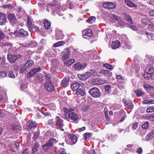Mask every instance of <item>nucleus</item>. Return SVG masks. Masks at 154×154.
Here are the masks:
<instances>
[{"instance_id": "338daca9", "label": "nucleus", "mask_w": 154, "mask_h": 154, "mask_svg": "<svg viewBox=\"0 0 154 154\" xmlns=\"http://www.w3.org/2000/svg\"><path fill=\"white\" fill-rule=\"evenodd\" d=\"M21 154H29L27 149L25 148L24 149L23 151Z\"/></svg>"}, {"instance_id": "a211bd4d", "label": "nucleus", "mask_w": 154, "mask_h": 154, "mask_svg": "<svg viewBox=\"0 0 154 154\" xmlns=\"http://www.w3.org/2000/svg\"><path fill=\"white\" fill-rule=\"evenodd\" d=\"M35 82L38 83H40L43 81V76L41 73L38 74L35 79Z\"/></svg>"}, {"instance_id": "774afa93", "label": "nucleus", "mask_w": 154, "mask_h": 154, "mask_svg": "<svg viewBox=\"0 0 154 154\" xmlns=\"http://www.w3.org/2000/svg\"><path fill=\"white\" fill-rule=\"evenodd\" d=\"M27 69L28 68H26V67L24 65L23 66V68L21 69L20 70V73H23L24 72V71Z\"/></svg>"}, {"instance_id": "6e6d98bb", "label": "nucleus", "mask_w": 154, "mask_h": 154, "mask_svg": "<svg viewBox=\"0 0 154 154\" xmlns=\"http://www.w3.org/2000/svg\"><path fill=\"white\" fill-rule=\"evenodd\" d=\"M152 138V136L150 135L149 133L146 136V139L147 141L151 140Z\"/></svg>"}, {"instance_id": "473e14b6", "label": "nucleus", "mask_w": 154, "mask_h": 154, "mask_svg": "<svg viewBox=\"0 0 154 154\" xmlns=\"http://www.w3.org/2000/svg\"><path fill=\"white\" fill-rule=\"evenodd\" d=\"M64 112L66 113H69L72 112L74 111V109L71 108H69L68 109L64 107L63 109Z\"/></svg>"}, {"instance_id": "69168bd1", "label": "nucleus", "mask_w": 154, "mask_h": 154, "mask_svg": "<svg viewBox=\"0 0 154 154\" xmlns=\"http://www.w3.org/2000/svg\"><path fill=\"white\" fill-rule=\"evenodd\" d=\"M40 112L42 114V115H43L45 116H49L50 115L48 112H44L42 110Z\"/></svg>"}, {"instance_id": "72a5a7b5", "label": "nucleus", "mask_w": 154, "mask_h": 154, "mask_svg": "<svg viewBox=\"0 0 154 154\" xmlns=\"http://www.w3.org/2000/svg\"><path fill=\"white\" fill-rule=\"evenodd\" d=\"M152 76L149 74V72L146 71L144 72V73L143 74V76L147 79H151Z\"/></svg>"}, {"instance_id": "4468645a", "label": "nucleus", "mask_w": 154, "mask_h": 154, "mask_svg": "<svg viewBox=\"0 0 154 154\" xmlns=\"http://www.w3.org/2000/svg\"><path fill=\"white\" fill-rule=\"evenodd\" d=\"M69 81V78L65 77L62 80L61 82V85L64 88H66L68 85Z\"/></svg>"}, {"instance_id": "bf43d9fd", "label": "nucleus", "mask_w": 154, "mask_h": 154, "mask_svg": "<svg viewBox=\"0 0 154 154\" xmlns=\"http://www.w3.org/2000/svg\"><path fill=\"white\" fill-rule=\"evenodd\" d=\"M4 38L5 35L2 30L0 29V38Z\"/></svg>"}, {"instance_id": "e433bc0d", "label": "nucleus", "mask_w": 154, "mask_h": 154, "mask_svg": "<svg viewBox=\"0 0 154 154\" xmlns=\"http://www.w3.org/2000/svg\"><path fill=\"white\" fill-rule=\"evenodd\" d=\"M44 23L45 27L47 29H50L51 26V23L49 22L48 20H45L44 21Z\"/></svg>"}, {"instance_id": "5fc2aeb1", "label": "nucleus", "mask_w": 154, "mask_h": 154, "mask_svg": "<svg viewBox=\"0 0 154 154\" xmlns=\"http://www.w3.org/2000/svg\"><path fill=\"white\" fill-rule=\"evenodd\" d=\"M148 126V122H146L144 124L142 125V127L143 129H146Z\"/></svg>"}, {"instance_id": "37998d69", "label": "nucleus", "mask_w": 154, "mask_h": 154, "mask_svg": "<svg viewBox=\"0 0 154 154\" xmlns=\"http://www.w3.org/2000/svg\"><path fill=\"white\" fill-rule=\"evenodd\" d=\"M8 76L9 78L12 79H14L15 78V75L12 70L9 71Z\"/></svg>"}, {"instance_id": "1a4fd4ad", "label": "nucleus", "mask_w": 154, "mask_h": 154, "mask_svg": "<svg viewBox=\"0 0 154 154\" xmlns=\"http://www.w3.org/2000/svg\"><path fill=\"white\" fill-rule=\"evenodd\" d=\"M103 7L109 9H113L116 7V4L111 2H106L103 4Z\"/></svg>"}, {"instance_id": "c9c22d12", "label": "nucleus", "mask_w": 154, "mask_h": 154, "mask_svg": "<svg viewBox=\"0 0 154 154\" xmlns=\"http://www.w3.org/2000/svg\"><path fill=\"white\" fill-rule=\"evenodd\" d=\"M27 23L28 27H32V22L31 21L30 17L29 16H28L27 17Z\"/></svg>"}, {"instance_id": "bb28decb", "label": "nucleus", "mask_w": 154, "mask_h": 154, "mask_svg": "<svg viewBox=\"0 0 154 154\" xmlns=\"http://www.w3.org/2000/svg\"><path fill=\"white\" fill-rule=\"evenodd\" d=\"M37 126V124L35 122H31L28 125V129L33 130L36 128Z\"/></svg>"}, {"instance_id": "c03bdc74", "label": "nucleus", "mask_w": 154, "mask_h": 154, "mask_svg": "<svg viewBox=\"0 0 154 154\" xmlns=\"http://www.w3.org/2000/svg\"><path fill=\"white\" fill-rule=\"evenodd\" d=\"M137 97H140L143 94V93L140 90H137L134 91Z\"/></svg>"}, {"instance_id": "ddd939ff", "label": "nucleus", "mask_w": 154, "mask_h": 154, "mask_svg": "<svg viewBox=\"0 0 154 154\" xmlns=\"http://www.w3.org/2000/svg\"><path fill=\"white\" fill-rule=\"evenodd\" d=\"M91 75L90 72H87L83 74H78V77L81 80H84L88 79L90 77Z\"/></svg>"}, {"instance_id": "79ce46f5", "label": "nucleus", "mask_w": 154, "mask_h": 154, "mask_svg": "<svg viewBox=\"0 0 154 154\" xmlns=\"http://www.w3.org/2000/svg\"><path fill=\"white\" fill-rule=\"evenodd\" d=\"M65 43L63 41H60L54 44L53 46L55 47H57L59 46H61L64 44Z\"/></svg>"}, {"instance_id": "4be33fe9", "label": "nucleus", "mask_w": 154, "mask_h": 154, "mask_svg": "<svg viewBox=\"0 0 154 154\" xmlns=\"http://www.w3.org/2000/svg\"><path fill=\"white\" fill-rule=\"evenodd\" d=\"M125 3L129 7L137 8V5L133 3L130 0H125Z\"/></svg>"}, {"instance_id": "5701e85b", "label": "nucleus", "mask_w": 154, "mask_h": 154, "mask_svg": "<svg viewBox=\"0 0 154 154\" xmlns=\"http://www.w3.org/2000/svg\"><path fill=\"white\" fill-rule=\"evenodd\" d=\"M120 46L119 41L116 40V42H112L111 45V48L112 49H115L118 48Z\"/></svg>"}, {"instance_id": "cd10ccee", "label": "nucleus", "mask_w": 154, "mask_h": 154, "mask_svg": "<svg viewBox=\"0 0 154 154\" xmlns=\"http://www.w3.org/2000/svg\"><path fill=\"white\" fill-rule=\"evenodd\" d=\"M85 91L83 89L79 88L76 92V94L78 95H80L81 96H84L85 94Z\"/></svg>"}, {"instance_id": "a878e982", "label": "nucleus", "mask_w": 154, "mask_h": 154, "mask_svg": "<svg viewBox=\"0 0 154 154\" xmlns=\"http://www.w3.org/2000/svg\"><path fill=\"white\" fill-rule=\"evenodd\" d=\"M80 84L78 82H75L74 83L71 84V87L72 90L74 91H76L79 87Z\"/></svg>"}, {"instance_id": "423d86ee", "label": "nucleus", "mask_w": 154, "mask_h": 154, "mask_svg": "<svg viewBox=\"0 0 154 154\" xmlns=\"http://www.w3.org/2000/svg\"><path fill=\"white\" fill-rule=\"evenodd\" d=\"M55 127L54 128L60 129L61 131H64L63 127L64 125L63 120L59 117L57 116L55 119Z\"/></svg>"}, {"instance_id": "0e129e2a", "label": "nucleus", "mask_w": 154, "mask_h": 154, "mask_svg": "<svg viewBox=\"0 0 154 154\" xmlns=\"http://www.w3.org/2000/svg\"><path fill=\"white\" fill-rule=\"evenodd\" d=\"M64 64L68 66H71L72 64V63H71L70 60H67L64 62Z\"/></svg>"}, {"instance_id": "8fccbe9b", "label": "nucleus", "mask_w": 154, "mask_h": 154, "mask_svg": "<svg viewBox=\"0 0 154 154\" xmlns=\"http://www.w3.org/2000/svg\"><path fill=\"white\" fill-rule=\"evenodd\" d=\"M138 124L137 123H135L133 124L131 127L132 129L133 130H136L137 128Z\"/></svg>"}, {"instance_id": "0eeeda50", "label": "nucleus", "mask_w": 154, "mask_h": 154, "mask_svg": "<svg viewBox=\"0 0 154 154\" xmlns=\"http://www.w3.org/2000/svg\"><path fill=\"white\" fill-rule=\"evenodd\" d=\"M63 55L62 57V59L63 60L68 59L71 55L70 50L69 48L65 49L62 52Z\"/></svg>"}, {"instance_id": "39448f33", "label": "nucleus", "mask_w": 154, "mask_h": 154, "mask_svg": "<svg viewBox=\"0 0 154 154\" xmlns=\"http://www.w3.org/2000/svg\"><path fill=\"white\" fill-rule=\"evenodd\" d=\"M21 56L20 54H8L7 56V60L8 62L11 63H15L16 60H18L19 58H20Z\"/></svg>"}, {"instance_id": "f257e3e1", "label": "nucleus", "mask_w": 154, "mask_h": 154, "mask_svg": "<svg viewBox=\"0 0 154 154\" xmlns=\"http://www.w3.org/2000/svg\"><path fill=\"white\" fill-rule=\"evenodd\" d=\"M58 141L55 138L50 137L46 143L42 146V149L45 151L50 150L53 146L54 144L57 143Z\"/></svg>"}, {"instance_id": "9d476101", "label": "nucleus", "mask_w": 154, "mask_h": 154, "mask_svg": "<svg viewBox=\"0 0 154 154\" xmlns=\"http://www.w3.org/2000/svg\"><path fill=\"white\" fill-rule=\"evenodd\" d=\"M42 69L40 67H39L37 68H33L28 73L27 76L28 78L32 77L37 72L40 71Z\"/></svg>"}, {"instance_id": "13d9d810", "label": "nucleus", "mask_w": 154, "mask_h": 154, "mask_svg": "<svg viewBox=\"0 0 154 154\" xmlns=\"http://www.w3.org/2000/svg\"><path fill=\"white\" fill-rule=\"evenodd\" d=\"M128 26L129 27L131 28V29L134 31H136L137 30V28L136 27V26L134 25H131L129 24L128 25Z\"/></svg>"}, {"instance_id": "7ed1b4c3", "label": "nucleus", "mask_w": 154, "mask_h": 154, "mask_svg": "<svg viewBox=\"0 0 154 154\" xmlns=\"http://www.w3.org/2000/svg\"><path fill=\"white\" fill-rule=\"evenodd\" d=\"M77 141L76 136L72 134H68L67 135L66 139L67 143L70 145L75 144Z\"/></svg>"}, {"instance_id": "49530a36", "label": "nucleus", "mask_w": 154, "mask_h": 154, "mask_svg": "<svg viewBox=\"0 0 154 154\" xmlns=\"http://www.w3.org/2000/svg\"><path fill=\"white\" fill-rule=\"evenodd\" d=\"M103 66L106 68L112 70L113 69V67L112 65L109 64L108 63L104 64Z\"/></svg>"}, {"instance_id": "f3484780", "label": "nucleus", "mask_w": 154, "mask_h": 154, "mask_svg": "<svg viewBox=\"0 0 154 154\" xmlns=\"http://www.w3.org/2000/svg\"><path fill=\"white\" fill-rule=\"evenodd\" d=\"M68 117L70 119L73 121H78L79 119L78 115L73 112L69 113L68 114Z\"/></svg>"}, {"instance_id": "6e6552de", "label": "nucleus", "mask_w": 154, "mask_h": 154, "mask_svg": "<svg viewBox=\"0 0 154 154\" xmlns=\"http://www.w3.org/2000/svg\"><path fill=\"white\" fill-rule=\"evenodd\" d=\"M8 18L10 23L12 25L17 23V19L14 14H9L8 16Z\"/></svg>"}, {"instance_id": "f03ea898", "label": "nucleus", "mask_w": 154, "mask_h": 154, "mask_svg": "<svg viewBox=\"0 0 154 154\" xmlns=\"http://www.w3.org/2000/svg\"><path fill=\"white\" fill-rule=\"evenodd\" d=\"M14 34L16 36L22 38H25L28 35L27 31L23 29H21L15 31Z\"/></svg>"}, {"instance_id": "aec40b11", "label": "nucleus", "mask_w": 154, "mask_h": 154, "mask_svg": "<svg viewBox=\"0 0 154 154\" xmlns=\"http://www.w3.org/2000/svg\"><path fill=\"white\" fill-rule=\"evenodd\" d=\"M146 71H147L152 76L154 73V67L151 65H148L146 69Z\"/></svg>"}, {"instance_id": "a18cd8bd", "label": "nucleus", "mask_w": 154, "mask_h": 154, "mask_svg": "<svg viewBox=\"0 0 154 154\" xmlns=\"http://www.w3.org/2000/svg\"><path fill=\"white\" fill-rule=\"evenodd\" d=\"M141 22L144 24L146 25L149 22V20L147 17L144 18L141 20Z\"/></svg>"}, {"instance_id": "7c9ffc66", "label": "nucleus", "mask_w": 154, "mask_h": 154, "mask_svg": "<svg viewBox=\"0 0 154 154\" xmlns=\"http://www.w3.org/2000/svg\"><path fill=\"white\" fill-rule=\"evenodd\" d=\"M8 73L4 70H0V79H3L7 77Z\"/></svg>"}, {"instance_id": "c756f323", "label": "nucleus", "mask_w": 154, "mask_h": 154, "mask_svg": "<svg viewBox=\"0 0 154 154\" xmlns=\"http://www.w3.org/2000/svg\"><path fill=\"white\" fill-rule=\"evenodd\" d=\"M34 63V62L33 60H29L27 61L24 65L26 67V68L29 69L33 64Z\"/></svg>"}, {"instance_id": "3c124183", "label": "nucleus", "mask_w": 154, "mask_h": 154, "mask_svg": "<svg viewBox=\"0 0 154 154\" xmlns=\"http://www.w3.org/2000/svg\"><path fill=\"white\" fill-rule=\"evenodd\" d=\"M45 77L46 79L48 80H50L51 78V75L50 74L47 73H45Z\"/></svg>"}, {"instance_id": "20e7f679", "label": "nucleus", "mask_w": 154, "mask_h": 154, "mask_svg": "<svg viewBox=\"0 0 154 154\" xmlns=\"http://www.w3.org/2000/svg\"><path fill=\"white\" fill-rule=\"evenodd\" d=\"M88 92L91 96L94 98L99 97L101 95V92L96 87L92 88L90 89Z\"/></svg>"}, {"instance_id": "412c9836", "label": "nucleus", "mask_w": 154, "mask_h": 154, "mask_svg": "<svg viewBox=\"0 0 154 154\" xmlns=\"http://www.w3.org/2000/svg\"><path fill=\"white\" fill-rule=\"evenodd\" d=\"M56 36L58 39H61L63 38L64 35L62 33V32L60 30H58L56 32Z\"/></svg>"}, {"instance_id": "680f3d73", "label": "nucleus", "mask_w": 154, "mask_h": 154, "mask_svg": "<svg viewBox=\"0 0 154 154\" xmlns=\"http://www.w3.org/2000/svg\"><path fill=\"white\" fill-rule=\"evenodd\" d=\"M154 111V108H148L146 110V112L147 113L152 112Z\"/></svg>"}, {"instance_id": "2eb2a0df", "label": "nucleus", "mask_w": 154, "mask_h": 154, "mask_svg": "<svg viewBox=\"0 0 154 154\" xmlns=\"http://www.w3.org/2000/svg\"><path fill=\"white\" fill-rule=\"evenodd\" d=\"M125 106L129 109H132L134 107V105L132 102L131 100H123Z\"/></svg>"}, {"instance_id": "dca6fc26", "label": "nucleus", "mask_w": 154, "mask_h": 154, "mask_svg": "<svg viewBox=\"0 0 154 154\" xmlns=\"http://www.w3.org/2000/svg\"><path fill=\"white\" fill-rule=\"evenodd\" d=\"M74 68L77 70H80L84 69L86 66V64L83 63H78L74 65Z\"/></svg>"}, {"instance_id": "f8f14e48", "label": "nucleus", "mask_w": 154, "mask_h": 154, "mask_svg": "<svg viewBox=\"0 0 154 154\" xmlns=\"http://www.w3.org/2000/svg\"><path fill=\"white\" fill-rule=\"evenodd\" d=\"M7 17L3 13H0V25H4L7 22Z\"/></svg>"}, {"instance_id": "6ab92c4d", "label": "nucleus", "mask_w": 154, "mask_h": 154, "mask_svg": "<svg viewBox=\"0 0 154 154\" xmlns=\"http://www.w3.org/2000/svg\"><path fill=\"white\" fill-rule=\"evenodd\" d=\"M82 36H86L91 37L92 35V31L90 29H87L84 30L82 32Z\"/></svg>"}, {"instance_id": "a19ab883", "label": "nucleus", "mask_w": 154, "mask_h": 154, "mask_svg": "<svg viewBox=\"0 0 154 154\" xmlns=\"http://www.w3.org/2000/svg\"><path fill=\"white\" fill-rule=\"evenodd\" d=\"M40 131H36L34 133L33 139L34 140H36L38 137L39 135Z\"/></svg>"}, {"instance_id": "052dcab7", "label": "nucleus", "mask_w": 154, "mask_h": 154, "mask_svg": "<svg viewBox=\"0 0 154 154\" xmlns=\"http://www.w3.org/2000/svg\"><path fill=\"white\" fill-rule=\"evenodd\" d=\"M19 66L17 63L15 64L13 66L14 70L17 71L19 68Z\"/></svg>"}, {"instance_id": "4c0bfd02", "label": "nucleus", "mask_w": 154, "mask_h": 154, "mask_svg": "<svg viewBox=\"0 0 154 154\" xmlns=\"http://www.w3.org/2000/svg\"><path fill=\"white\" fill-rule=\"evenodd\" d=\"M91 133H86L83 134V139L84 140H87V138H90L91 136Z\"/></svg>"}, {"instance_id": "ea45409f", "label": "nucleus", "mask_w": 154, "mask_h": 154, "mask_svg": "<svg viewBox=\"0 0 154 154\" xmlns=\"http://www.w3.org/2000/svg\"><path fill=\"white\" fill-rule=\"evenodd\" d=\"M126 20L131 24H133V21L131 17L128 15H126L125 16Z\"/></svg>"}, {"instance_id": "603ef678", "label": "nucleus", "mask_w": 154, "mask_h": 154, "mask_svg": "<svg viewBox=\"0 0 154 154\" xmlns=\"http://www.w3.org/2000/svg\"><path fill=\"white\" fill-rule=\"evenodd\" d=\"M5 110L3 109L0 110V118H3L5 116Z\"/></svg>"}, {"instance_id": "c85d7f7f", "label": "nucleus", "mask_w": 154, "mask_h": 154, "mask_svg": "<svg viewBox=\"0 0 154 154\" xmlns=\"http://www.w3.org/2000/svg\"><path fill=\"white\" fill-rule=\"evenodd\" d=\"M112 19L114 21V22L116 21H118V22L121 23L122 20L119 17H118L115 14H113L112 15Z\"/></svg>"}, {"instance_id": "09e8293b", "label": "nucleus", "mask_w": 154, "mask_h": 154, "mask_svg": "<svg viewBox=\"0 0 154 154\" xmlns=\"http://www.w3.org/2000/svg\"><path fill=\"white\" fill-rule=\"evenodd\" d=\"M111 86L110 85H106L105 87V90L106 91L109 93L111 91Z\"/></svg>"}, {"instance_id": "864d4df0", "label": "nucleus", "mask_w": 154, "mask_h": 154, "mask_svg": "<svg viewBox=\"0 0 154 154\" xmlns=\"http://www.w3.org/2000/svg\"><path fill=\"white\" fill-rule=\"evenodd\" d=\"M12 44L10 42H6L4 43L2 46V47H3L4 46H12Z\"/></svg>"}, {"instance_id": "9b49d317", "label": "nucleus", "mask_w": 154, "mask_h": 154, "mask_svg": "<svg viewBox=\"0 0 154 154\" xmlns=\"http://www.w3.org/2000/svg\"><path fill=\"white\" fill-rule=\"evenodd\" d=\"M44 87L48 91H52L54 89L53 84L50 81H48L45 83Z\"/></svg>"}, {"instance_id": "de8ad7c7", "label": "nucleus", "mask_w": 154, "mask_h": 154, "mask_svg": "<svg viewBox=\"0 0 154 154\" xmlns=\"http://www.w3.org/2000/svg\"><path fill=\"white\" fill-rule=\"evenodd\" d=\"M1 65H4L5 64V63L6 62V58L5 56H3L2 57L1 59Z\"/></svg>"}, {"instance_id": "f704fd0d", "label": "nucleus", "mask_w": 154, "mask_h": 154, "mask_svg": "<svg viewBox=\"0 0 154 154\" xmlns=\"http://www.w3.org/2000/svg\"><path fill=\"white\" fill-rule=\"evenodd\" d=\"M96 19L95 17L91 16L87 20V22L89 23H92L95 22Z\"/></svg>"}, {"instance_id": "b1692460", "label": "nucleus", "mask_w": 154, "mask_h": 154, "mask_svg": "<svg viewBox=\"0 0 154 154\" xmlns=\"http://www.w3.org/2000/svg\"><path fill=\"white\" fill-rule=\"evenodd\" d=\"M39 146V144L38 143L36 142L34 146L32 148V154H35L38 150Z\"/></svg>"}, {"instance_id": "4d7b16f0", "label": "nucleus", "mask_w": 154, "mask_h": 154, "mask_svg": "<svg viewBox=\"0 0 154 154\" xmlns=\"http://www.w3.org/2000/svg\"><path fill=\"white\" fill-rule=\"evenodd\" d=\"M138 154H141L143 152V149L141 147H139L136 152Z\"/></svg>"}, {"instance_id": "393cba45", "label": "nucleus", "mask_w": 154, "mask_h": 154, "mask_svg": "<svg viewBox=\"0 0 154 154\" xmlns=\"http://www.w3.org/2000/svg\"><path fill=\"white\" fill-rule=\"evenodd\" d=\"M100 73L103 75L108 77H111L112 74L109 70H103L101 71Z\"/></svg>"}, {"instance_id": "e2e57ef3", "label": "nucleus", "mask_w": 154, "mask_h": 154, "mask_svg": "<svg viewBox=\"0 0 154 154\" xmlns=\"http://www.w3.org/2000/svg\"><path fill=\"white\" fill-rule=\"evenodd\" d=\"M121 114H122V116H123L122 118L120 120L121 122H122L124 121L125 119V118L126 117V116L125 115V112H122V113Z\"/></svg>"}, {"instance_id": "2f4dec72", "label": "nucleus", "mask_w": 154, "mask_h": 154, "mask_svg": "<svg viewBox=\"0 0 154 154\" xmlns=\"http://www.w3.org/2000/svg\"><path fill=\"white\" fill-rule=\"evenodd\" d=\"M55 121H54V119H51L48 121L47 124L51 126L52 127L54 128L55 127Z\"/></svg>"}, {"instance_id": "58836bf2", "label": "nucleus", "mask_w": 154, "mask_h": 154, "mask_svg": "<svg viewBox=\"0 0 154 154\" xmlns=\"http://www.w3.org/2000/svg\"><path fill=\"white\" fill-rule=\"evenodd\" d=\"M144 87L147 90H152L154 89L153 87L147 84H145L144 85Z\"/></svg>"}]
</instances>
